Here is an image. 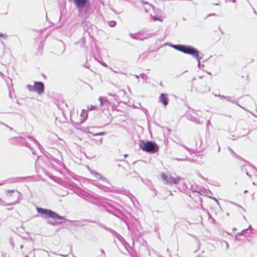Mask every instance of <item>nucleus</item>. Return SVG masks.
Returning <instances> with one entry per match:
<instances>
[{
	"instance_id": "1",
	"label": "nucleus",
	"mask_w": 257,
	"mask_h": 257,
	"mask_svg": "<svg viewBox=\"0 0 257 257\" xmlns=\"http://www.w3.org/2000/svg\"><path fill=\"white\" fill-rule=\"evenodd\" d=\"M171 47L177 50L193 56L197 60L198 66L200 67L201 57L199 56V52L196 49L190 46L184 45H171Z\"/></svg>"
},
{
	"instance_id": "2",
	"label": "nucleus",
	"mask_w": 257,
	"mask_h": 257,
	"mask_svg": "<svg viewBox=\"0 0 257 257\" xmlns=\"http://www.w3.org/2000/svg\"><path fill=\"white\" fill-rule=\"evenodd\" d=\"M21 194L20 192L16 190H8L6 192L5 199L10 202L6 203L0 198V204L3 206L14 205L19 202Z\"/></svg>"
},
{
	"instance_id": "3",
	"label": "nucleus",
	"mask_w": 257,
	"mask_h": 257,
	"mask_svg": "<svg viewBox=\"0 0 257 257\" xmlns=\"http://www.w3.org/2000/svg\"><path fill=\"white\" fill-rule=\"evenodd\" d=\"M37 210L44 218H52L54 219H65L64 217L60 216L56 212L49 209L37 207Z\"/></svg>"
},
{
	"instance_id": "4",
	"label": "nucleus",
	"mask_w": 257,
	"mask_h": 257,
	"mask_svg": "<svg viewBox=\"0 0 257 257\" xmlns=\"http://www.w3.org/2000/svg\"><path fill=\"white\" fill-rule=\"evenodd\" d=\"M140 147L144 151L149 153H155L159 150L158 145L153 141H148L145 143L143 142L141 144H140Z\"/></svg>"
},
{
	"instance_id": "5",
	"label": "nucleus",
	"mask_w": 257,
	"mask_h": 257,
	"mask_svg": "<svg viewBox=\"0 0 257 257\" xmlns=\"http://www.w3.org/2000/svg\"><path fill=\"white\" fill-rule=\"evenodd\" d=\"M162 178L163 180L166 181V183L171 184H177L179 183L182 178L179 177H173L171 176L167 175L164 173L162 174Z\"/></svg>"
},
{
	"instance_id": "6",
	"label": "nucleus",
	"mask_w": 257,
	"mask_h": 257,
	"mask_svg": "<svg viewBox=\"0 0 257 257\" xmlns=\"http://www.w3.org/2000/svg\"><path fill=\"white\" fill-rule=\"evenodd\" d=\"M34 91L39 94H42L44 92V84L42 82H34Z\"/></svg>"
},
{
	"instance_id": "7",
	"label": "nucleus",
	"mask_w": 257,
	"mask_h": 257,
	"mask_svg": "<svg viewBox=\"0 0 257 257\" xmlns=\"http://www.w3.org/2000/svg\"><path fill=\"white\" fill-rule=\"evenodd\" d=\"M89 1V0H73V4L76 8L82 9L87 6Z\"/></svg>"
},
{
	"instance_id": "8",
	"label": "nucleus",
	"mask_w": 257,
	"mask_h": 257,
	"mask_svg": "<svg viewBox=\"0 0 257 257\" xmlns=\"http://www.w3.org/2000/svg\"><path fill=\"white\" fill-rule=\"evenodd\" d=\"M142 4L143 5L145 11L147 13H150V15L152 13V12H153L154 10V7L149 4L148 2L146 1H142Z\"/></svg>"
},
{
	"instance_id": "9",
	"label": "nucleus",
	"mask_w": 257,
	"mask_h": 257,
	"mask_svg": "<svg viewBox=\"0 0 257 257\" xmlns=\"http://www.w3.org/2000/svg\"><path fill=\"white\" fill-rule=\"evenodd\" d=\"M159 101L164 105V107H166L169 101L168 95L166 94L161 93L159 97Z\"/></svg>"
},
{
	"instance_id": "10",
	"label": "nucleus",
	"mask_w": 257,
	"mask_h": 257,
	"mask_svg": "<svg viewBox=\"0 0 257 257\" xmlns=\"http://www.w3.org/2000/svg\"><path fill=\"white\" fill-rule=\"evenodd\" d=\"M130 36L133 39H137V40H144L145 39H147V38H149L150 37V36L148 35L147 37H145V38L144 39H142V38H140L138 37H136L135 36V34H130Z\"/></svg>"
},
{
	"instance_id": "11",
	"label": "nucleus",
	"mask_w": 257,
	"mask_h": 257,
	"mask_svg": "<svg viewBox=\"0 0 257 257\" xmlns=\"http://www.w3.org/2000/svg\"><path fill=\"white\" fill-rule=\"evenodd\" d=\"M95 177L96 179H100V180H103L105 179V178L104 177H102L101 175L97 172L96 174L95 175Z\"/></svg>"
},
{
	"instance_id": "12",
	"label": "nucleus",
	"mask_w": 257,
	"mask_h": 257,
	"mask_svg": "<svg viewBox=\"0 0 257 257\" xmlns=\"http://www.w3.org/2000/svg\"><path fill=\"white\" fill-rule=\"evenodd\" d=\"M95 177L96 179H100V180H103L105 179V178L104 177H102L101 175L97 172L96 174L95 175Z\"/></svg>"
},
{
	"instance_id": "13",
	"label": "nucleus",
	"mask_w": 257,
	"mask_h": 257,
	"mask_svg": "<svg viewBox=\"0 0 257 257\" xmlns=\"http://www.w3.org/2000/svg\"><path fill=\"white\" fill-rule=\"evenodd\" d=\"M150 17L152 19H153L154 21H162V20L159 18H157L155 16H153V14H150Z\"/></svg>"
},
{
	"instance_id": "14",
	"label": "nucleus",
	"mask_w": 257,
	"mask_h": 257,
	"mask_svg": "<svg viewBox=\"0 0 257 257\" xmlns=\"http://www.w3.org/2000/svg\"><path fill=\"white\" fill-rule=\"evenodd\" d=\"M27 88L30 91H34V85H27Z\"/></svg>"
},
{
	"instance_id": "15",
	"label": "nucleus",
	"mask_w": 257,
	"mask_h": 257,
	"mask_svg": "<svg viewBox=\"0 0 257 257\" xmlns=\"http://www.w3.org/2000/svg\"><path fill=\"white\" fill-rule=\"evenodd\" d=\"M136 108H140L143 111L146 112L147 111L146 109H145L144 107L141 106V103H139L138 105L135 106Z\"/></svg>"
},
{
	"instance_id": "16",
	"label": "nucleus",
	"mask_w": 257,
	"mask_h": 257,
	"mask_svg": "<svg viewBox=\"0 0 257 257\" xmlns=\"http://www.w3.org/2000/svg\"><path fill=\"white\" fill-rule=\"evenodd\" d=\"M0 38H2L4 39H7L8 38V35L6 33L0 32Z\"/></svg>"
},
{
	"instance_id": "17",
	"label": "nucleus",
	"mask_w": 257,
	"mask_h": 257,
	"mask_svg": "<svg viewBox=\"0 0 257 257\" xmlns=\"http://www.w3.org/2000/svg\"><path fill=\"white\" fill-rule=\"evenodd\" d=\"M106 134L105 132H100L96 134H92L93 136H103Z\"/></svg>"
},
{
	"instance_id": "18",
	"label": "nucleus",
	"mask_w": 257,
	"mask_h": 257,
	"mask_svg": "<svg viewBox=\"0 0 257 257\" xmlns=\"http://www.w3.org/2000/svg\"><path fill=\"white\" fill-rule=\"evenodd\" d=\"M224 99L226 100L229 101H231L232 103H234L235 102V101L232 100V99H231V98L230 96H225Z\"/></svg>"
},
{
	"instance_id": "19",
	"label": "nucleus",
	"mask_w": 257,
	"mask_h": 257,
	"mask_svg": "<svg viewBox=\"0 0 257 257\" xmlns=\"http://www.w3.org/2000/svg\"><path fill=\"white\" fill-rule=\"evenodd\" d=\"M108 23H109V26L111 27L115 26L116 25V22L114 21H111L109 22Z\"/></svg>"
},
{
	"instance_id": "20",
	"label": "nucleus",
	"mask_w": 257,
	"mask_h": 257,
	"mask_svg": "<svg viewBox=\"0 0 257 257\" xmlns=\"http://www.w3.org/2000/svg\"><path fill=\"white\" fill-rule=\"evenodd\" d=\"M97 107L95 105H90V106H88L87 110H92L96 109Z\"/></svg>"
},
{
	"instance_id": "21",
	"label": "nucleus",
	"mask_w": 257,
	"mask_h": 257,
	"mask_svg": "<svg viewBox=\"0 0 257 257\" xmlns=\"http://www.w3.org/2000/svg\"><path fill=\"white\" fill-rule=\"evenodd\" d=\"M98 100L100 102V106H102L103 104L104 103V101H103V99H102V97H99V98H98Z\"/></svg>"
},
{
	"instance_id": "22",
	"label": "nucleus",
	"mask_w": 257,
	"mask_h": 257,
	"mask_svg": "<svg viewBox=\"0 0 257 257\" xmlns=\"http://www.w3.org/2000/svg\"><path fill=\"white\" fill-rule=\"evenodd\" d=\"M102 99H103V101H104V103H107L108 104H110V103L109 102V100H108V99L106 97H102Z\"/></svg>"
},
{
	"instance_id": "23",
	"label": "nucleus",
	"mask_w": 257,
	"mask_h": 257,
	"mask_svg": "<svg viewBox=\"0 0 257 257\" xmlns=\"http://www.w3.org/2000/svg\"><path fill=\"white\" fill-rule=\"evenodd\" d=\"M229 150L233 154V156L234 157L238 158V155L236 154L231 149L229 148Z\"/></svg>"
},
{
	"instance_id": "24",
	"label": "nucleus",
	"mask_w": 257,
	"mask_h": 257,
	"mask_svg": "<svg viewBox=\"0 0 257 257\" xmlns=\"http://www.w3.org/2000/svg\"><path fill=\"white\" fill-rule=\"evenodd\" d=\"M215 96L219 97L221 99H224L225 96L221 95H215Z\"/></svg>"
},
{
	"instance_id": "25",
	"label": "nucleus",
	"mask_w": 257,
	"mask_h": 257,
	"mask_svg": "<svg viewBox=\"0 0 257 257\" xmlns=\"http://www.w3.org/2000/svg\"><path fill=\"white\" fill-rule=\"evenodd\" d=\"M90 173L95 177V175L96 174L97 172L93 170H90Z\"/></svg>"
},
{
	"instance_id": "26",
	"label": "nucleus",
	"mask_w": 257,
	"mask_h": 257,
	"mask_svg": "<svg viewBox=\"0 0 257 257\" xmlns=\"http://www.w3.org/2000/svg\"><path fill=\"white\" fill-rule=\"evenodd\" d=\"M175 159L178 160V161H185L187 159V157H185V158H181V159L176 158Z\"/></svg>"
},
{
	"instance_id": "27",
	"label": "nucleus",
	"mask_w": 257,
	"mask_h": 257,
	"mask_svg": "<svg viewBox=\"0 0 257 257\" xmlns=\"http://www.w3.org/2000/svg\"><path fill=\"white\" fill-rule=\"evenodd\" d=\"M57 255H58V256H63V257H67L68 256V255H63V254H56Z\"/></svg>"
},
{
	"instance_id": "28",
	"label": "nucleus",
	"mask_w": 257,
	"mask_h": 257,
	"mask_svg": "<svg viewBox=\"0 0 257 257\" xmlns=\"http://www.w3.org/2000/svg\"><path fill=\"white\" fill-rule=\"evenodd\" d=\"M101 65H103V66L105 67H107V65L104 62H102V63H101Z\"/></svg>"
},
{
	"instance_id": "29",
	"label": "nucleus",
	"mask_w": 257,
	"mask_h": 257,
	"mask_svg": "<svg viewBox=\"0 0 257 257\" xmlns=\"http://www.w3.org/2000/svg\"><path fill=\"white\" fill-rule=\"evenodd\" d=\"M87 116V114H86L85 115L83 116V121L86 120Z\"/></svg>"
},
{
	"instance_id": "30",
	"label": "nucleus",
	"mask_w": 257,
	"mask_h": 257,
	"mask_svg": "<svg viewBox=\"0 0 257 257\" xmlns=\"http://www.w3.org/2000/svg\"><path fill=\"white\" fill-rule=\"evenodd\" d=\"M210 120H208L207 123V126H208L209 125H210Z\"/></svg>"
},
{
	"instance_id": "31",
	"label": "nucleus",
	"mask_w": 257,
	"mask_h": 257,
	"mask_svg": "<svg viewBox=\"0 0 257 257\" xmlns=\"http://www.w3.org/2000/svg\"><path fill=\"white\" fill-rule=\"evenodd\" d=\"M85 111V110L84 109L82 110V113L81 114V116H83V115H84L83 113H84Z\"/></svg>"
},
{
	"instance_id": "32",
	"label": "nucleus",
	"mask_w": 257,
	"mask_h": 257,
	"mask_svg": "<svg viewBox=\"0 0 257 257\" xmlns=\"http://www.w3.org/2000/svg\"><path fill=\"white\" fill-rule=\"evenodd\" d=\"M252 229V227H251V225H249V226H248V227L247 228V229Z\"/></svg>"
},
{
	"instance_id": "33",
	"label": "nucleus",
	"mask_w": 257,
	"mask_h": 257,
	"mask_svg": "<svg viewBox=\"0 0 257 257\" xmlns=\"http://www.w3.org/2000/svg\"><path fill=\"white\" fill-rule=\"evenodd\" d=\"M109 95L110 96H113V97H115V96H116V95H112V94H111V93H109Z\"/></svg>"
},
{
	"instance_id": "34",
	"label": "nucleus",
	"mask_w": 257,
	"mask_h": 257,
	"mask_svg": "<svg viewBox=\"0 0 257 257\" xmlns=\"http://www.w3.org/2000/svg\"><path fill=\"white\" fill-rule=\"evenodd\" d=\"M246 175H247L248 176H249V177H250V176L249 175V174L248 173V172H246Z\"/></svg>"
},
{
	"instance_id": "35",
	"label": "nucleus",
	"mask_w": 257,
	"mask_h": 257,
	"mask_svg": "<svg viewBox=\"0 0 257 257\" xmlns=\"http://www.w3.org/2000/svg\"><path fill=\"white\" fill-rule=\"evenodd\" d=\"M102 142V139L101 138L100 140V144H101Z\"/></svg>"
},
{
	"instance_id": "36",
	"label": "nucleus",
	"mask_w": 257,
	"mask_h": 257,
	"mask_svg": "<svg viewBox=\"0 0 257 257\" xmlns=\"http://www.w3.org/2000/svg\"><path fill=\"white\" fill-rule=\"evenodd\" d=\"M214 199H215V200L216 201V202L217 203H218V202L217 200L216 199H215V198Z\"/></svg>"
},
{
	"instance_id": "37",
	"label": "nucleus",
	"mask_w": 257,
	"mask_h": 257,
	"mask_svg": "<svg viewBox=\"0 0 257 257\" xmlns=\"http://www.w3.org/2000/svg\"><path fill=\"white\" fill-rule=\"evenodd\" d=\"M232 2L234 3H235V0H233Z\"/></svg>"
},
{
	"instance_id": "38",
	"label": "nucleus",
	"mask_w": 257,
	"mask_h": 257,
	"mask_svg": "<svg viewBox=\"0 0 257 257\" xmlns=\"http://www.w3.org/2000/svg\"><path fill=\"white\" fill-rule=\"evenodd\" d=\"M226 243V246H227V248L228 247V243Z\"/></svg>"
},
{
	"instance_id": "39",
	"label": "nucleus",
	"mask_w": 257,
	"mask_h": 257,
	"mask_svg": "<svg viewBox=\"0 0 257 257\" xmlns=\"http://www.w3.org/2000/svg\"><path fill=\"white\" fill-rule=\"evenodd\" d=\"M246 230V229H243V230L242 231V232H242L244 231H245V230Z\"/></svg>"
},
{
	"instance_id": "40",
	"label": "nucleus",
	"mask_w": 257,
	"mask_h": 257,
	"mask_svg": "<svg viewBox=\"0 0 257 257\" xmlns=\"http://www.w3.org/2000/svg\"><path fill=\"white\" fill-rule=\"evenodd\" d=\"M9 79H10V82H12V79L10 78H9Z\"/></svg>"
},
{
	"instance_id": "41",
	"label": "nucleus",
	"mask_w": 257,
	"mask_h": 257,
	"mask_svg": "<svg viewBox=\"0 0 257 257\" xmlns=\"http://www.w3.org/2000/svg\"><path fill=\"white\" fill-rule=\"evenodd\" d=\"M101 252H102V253H104V251H103V250H101Z\"/></svg>"
},
{
	"instance_id": "42",
	"label": "nucleus",
	"mask_w": 257,
	"mask_h": 257,
	"mask_svg": "<svg viewBox=\"0 0 257 257\" xmlns=\"http://www.w3.org/2000/svg\"><path fill=\"white\" fill-rule=\"evenodd\" d=\"M136 77L137 78H139V77H138V75H136Z\"/></svg>"
},
{
	"instance_id": "43",
	"label": "nucleus",
	"mask_w": 257,
	"mask_h": 257,
	"mask_svg": "<svg viewBox=\"0 0 257 257\" xmlns=\"http://www.w3.org/2000/svg\"><path fill=\"white\" fill-rule=\"evenodd\" d=\"M247 192L246 190L244 191V193H245Z\"/></svg>"
}]
</instances>
